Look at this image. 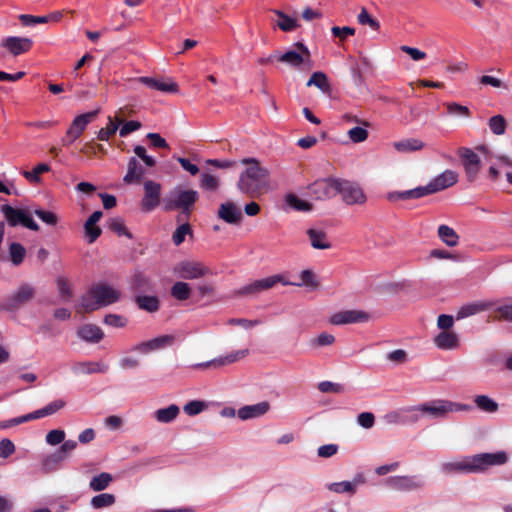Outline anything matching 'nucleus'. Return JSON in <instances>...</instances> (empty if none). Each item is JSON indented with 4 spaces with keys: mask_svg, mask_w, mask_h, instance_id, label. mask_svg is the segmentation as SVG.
Returning <instances> with one entry per match:
<instances>
[{
    "mask_svg": "<svg viewBox=\"0 0 512 512\" xmlns=\"http://www.w3.org/2000/svg\"><path fill=\"white\" fill-rule=\"evenodd\" d=\"M508 461L505 451L495 453H480L472 456H466L453 461L444 462L440 470L445 474L453 473H482L489 467L500 466Z\"/></svg>",
    "mask_w": 512,
    "mask_h": 512,
    "instance_id": "nucleus-1",
    "label": "nucleus"
},
{
    "mask_svg": "<svg viewBox=\"0 0 512 512\" xmlns=\"http://www.w3.org/2000/svg\"><path fill=\"white\" fill-rule=\"evenodd\" d=\"M240 162L246 166L237 183L242 193L255 196L269 189L270 173L266 167L262 166L256 158H243Z\"/></svg>",
    "mask_w": 512,
    "mask_h": 512,
    "instance_id": "nucleus-2",
    "label": "nucleus"
},
{
    "mask_svg": "<svg viewBox=\"0 0 512 512\" xmlns=\"http://www.w3.org/2000/svg\"><path fill=\"white\" fill-rule=\"evenodd\" d=\"M121 299V292L107 283H97L82 295L77 312H93Z\"/></svg>",
    "mask_w": 512,
    "mask_h": 512,
    "instance_id": "nucleus-3",
    "label": "nucleus"
},
{
    "mask_svg": "<svg viewBox=\"0 0 512 512\" xmlns=\"http://www.w3.org/2000/svg\"><path fill=\"white\" fill-rule=\"evenodd\" d=\"M470 410L471 406L468 404L457 403L445 399L432 400L407 409L409 412H416L413 417L414 421H418L424 416H428L432 419H444L450 413Z\"/></svg>",
    "mask_w": 512,
    "mask_h": 512,
    "instance_id": "nucleus-4",
    "label": "nucleus"
},
{
    "mask_svg": "<svg viewBox=\"0 0 512 512\" xmlns=\"http://www.w3.org/2000/svg\"><path fill=\"white\" fill-rule=\"evenodd\" d=\"M476 150L487 157L488 160L495 159L488 169V178L491 181H497L500 177V170L505 171L507 181L512 184V158L506 155H492L489 148L485 145H479Z\"/></svg>",
    "mask_w": 512,
    "mask_h": 512,
    "instance_id": "nucleus-5",
    "label": "nucleus"
},
{
    "mask_svg": "<svg viewBox=\"0 0 512 512\" xmlns=\"http://www.w3.org/2000/svg\"><path fill=\"white\" fill-rule=\"evenodd\" d=\"M197 198L198 193L195 190H183L180 187H176L163 199L164 209L168 211L182 209L183 212H188Z\"/></svg>",
    "mask_w": 512,
    "mask_h": 512,
    "instance_id": "nucleus-6",
    "label": "nucleus"
},
{
    "mask_svg": "<svg viewBox=\"0 0 512 512\" xmlns=\"http://www.w3.org/2000/svg\"><path fill=\"white\" fill-rule=\"evenodd\" d=\"M277 283H282L283 285L291 284L290 281H287L282 275L277 274L250 282L235 290L233 295L236 297H254L271 289Z\"/></svg>",
    "mask_w": 512,
    "mask_h": 512,
    "instance_id": "nucleus-7",
    "label": "nucleus"
},
{
    "mask_svg": "<svg viewBox=\"0 0 512 512\" xmlns=\"http://www.w3.org/2000/svg\"><path fill=\"white\" fill-rule=\"evenodd\" d=\"M295 46L297 50H289L283 54H279L277 60L295 69L305 67L309 70L312 67L309 49L301 42H297Z\"/></svg>",
    "mask_w": 512,
    "mask_h": 512,
    "instance_id": "nucleus-8",
    "label": "nucleus"
},
{
    "mask_svg": "<svg viewBox=\"0 0 512 512\" xmlns=\"http://www.w3.org/2000/svg\"><path fill=\"white\" fill-rule=\"evenodd\" d=\"M1 212L10 226L22 225L30 230L38 231L39 225L33 220V211L29 209L13 208L10 205H2Z\"/></svg>",
    "mask_w": 512,
    "mask_h": 512,
    "instance_id": "nucleus-9",
    "label": "nucleus"
},
{
    "mask_svg": "<svg viewBox=\"0 0 512 512\" xmlns=\"http://www.w3.org/2000/svg\"><path fill=\"white\" fill-rule=\"evenodd\" d=\"M174 273L185 280H195L208 275H212V271L209 267L203 263L193 260H185L179 262L174 267Z\"/></svg>",
    "mask_w": 512,
    "mask_h": 512,
    "instance_id": "nucleus-10",
    "label": "nucleus"
},
{
    "mask_svg": "<svg viewBox=\"0 0 512 512\" xmlns=\"http://www.w3.org/2000/svg\"><path fill=\"white\" fill-rule=\"evenodd\" d=\"M338 194L341 195L342 200L347 205H361L366 202V195L360 185L356 182L340 179Z\"/></svg>",
    "mask_w": 512,
    "mask_h": 512,
    "instance_id": "nucleus-11",
    "label": "nucleus"
},
{
    "mask_svg": "<svg viewBox=\"0 0 512 512\" xmlns=\"http://www.w3.org/2000/svg\"><path fill=\"white\" fill-rule=\"evenodd\" d=\"M458 155L462 160L466 178L469 182H474L481 170V160L478 154L466 147L458 150Z\"/></svg>",
    "mask_w": 512,
    "mask_h": 512,
    "instance_id": "nucleus-12",
    "label": "nucleus"
},
{
    "mask_svg": "<svg viewBox=\"0 0 512 512\" xmlns=\"http://www.w3.org/2000/svg\"><path fill=\"white\" fill-rule=\"evenodd\" d=\"M340 179H319L309 186L310 193L319 200L330 199L338 194Z\"/></svg>",
    "mask_w": 512,
    "mask_h": 512,
    "instance_id": "nucleus-13",
    "label": "nucleus"
},
{
    "mask_svg": "<svg viewBox=\"0 0 512 512\" xmlns=\"http://www.w3.org/2000/svg\"><path fill=\"white\" fill-rule=\"evenodd\" d=\"M371 319V314L363 310H342L334 313L329 318L332 325H346L366 323Z\"/></svg>",
    "mask_w": 512,
    "mask_h": 512,
    "instance_id": "nucleus-14",
    "label": "nucleus"
},
{
    "mask_svg": "<svg viewBox=\"0 0 512 512\" xmlns=\"http://www.w3.org/2000/svg\"><path fill=\"white\" fill-rule=\"evenodd\" d=\"M33 41L27 37L7 36L1 39L0 47L16 57L27 53L32 48Z\"/></svg>",
    "mask_w": 512,
    "mask_h": 512,
    "instance_id": "nucleus-15",
    "label": "nucleus"
},
{
    "mask_svg": "<svg viewBox=\"0 0 512 512\" xmlns=\"http://www.w3.org/2000/svg\"><path fill=\"white\" fill-rule=\"evenodd\" d=\"M384 485L398 491H412L423 486V480L418 476H393L384 480Z\"/></svg>",
    "mask_w": 512,
    "mask_h": 512,
    "instance_id": "nucleus-16",
    "label": "nucleus"
},
{
    "mask_svg": "<svg viewBox=\"0 0 512 512\" xmlns=\"http://www.w3.org/2000/svg\"><path fill=\"white\" fill-rule=\"evenodd\" d=\"M161 185L155 181L144 182V197L141 201L143 210L151 211L160 203Z\"/></svg>",
    "mask_w": 512,
    "mask_h": 512,
    "instance_id": "nucleus-17",
    "label": "nucleus"
},
{
    "mask_svg": "<svg viewBox=\"0 0 512 512\" xmlns=\"http://www.w3.org/2000/svg\"><path fill=\"white\" fill-rule=\"evenodd\" d=\"M217 215L221 220L231 225H239L243 219L241 208L232 201L220 204Z\"/></svg>",
    "mask_w": 512,
    "mask_h": 512,
    "instance_id": "nucleus-18",
    "label": "nucleus"
},
{
    "mask_svg": "<svg viewBox=\"0 0 512 512\" xmlns=\"http://www.w3.org/2000/svg\"><path fill=\"white\" fill-rule=\"evenodd\" d=\"M173 342L174 336L162 335L149 341L137 344L136 346L133 347V350L142 354H148L153 351H157L165 347L171 346Z\"/></svg>",
    "mask_w": 512,
    "mask_h": 512,
    "instance_id": "nucleus-19",
    "label": "nucleus"
},
{
    "mask_svg": "<svg viewBox=\"0 0 512 512\" xmlns=\"http://www.w3.org/2000/svg\"><path fill=\"white\" fill-rule=\"evenodd\" d=\"M138 81L147 87L164 93H177L178 84L171 78L140 77Z\"/></svg>",
    "mask_w": 512,
    "mask_h": 512,
    "instance_id": "nucleus-20",
    "label": "nucleus"
},
{
    "mask_svg": "<svg viewBox=\"0 0 512 512\" xmlns=\"http://www.w3.org/2000/svg\"><path fill=\"white\" fill-rule=\"evenodd\" d=\"M458 181V174L453 170H445L428 183L431 194L453 186Z\"/></svg>",
    "mask_w": 512,
    "mask_h": 512,
    "instance_id": "nucleus-21",
    "label": "nucleus"
},
{
    "mask_svg": "<svg viewBox=\"0 0 512 512\" xmlns=\"http://www.w3.org/2000/svg\"><path fill=\"white\" fill-rule=\"evenodd\" d=\"M99 111V109H96L94 111L76 116L67 129L68 134H70L72 137L77 136L79 138L85 131L89 123H91L96 118Z\"/></svg>",
    "mask_w": 512,
    "mask_h": 512,
    "instance_id": "nucleus-22",
    "label": "nucleus"
},
{
    "mask_svg": "<svg viewBox=\"0 0 512 512\" xmlns=\"http://www.w3.org/2000/svg\"><path fill=\"white\" fill-rule=\"evenodd\" d=\"M35 294V290L28 284L21 285L7 300L9 309H17L21 305L30 301Z\"/></svg>",
    "mask_w": 512,
    "mask_h": 512,
    "instance_id": "nucleus-23",
    "label": "nucleus"
},
{
    "mask_svg": "<svg viewBox=\"0 0 512 512\" xmlns=\"http://www.w3.org/2000/svg\"><path fill=\"white\" fill-rule=\"evenodd\" d=\"M270 409L267 401H262L252 405H245L237 410V416L240 420L246 421L259 418L265 415Z\"/></svg>",
    "mask_w": 512,
    "mask_h": 512,
    "instance_id": "nucleus-24",
    "label": "nucleus"
},
{
    "mask_svg": "<svg viewBox=\"0 0 512 512\" xmlns=\"http://www.w3.org/2000/svg\"><path fill=\"white\" fill-rule=\"evenodd\" d=\"M433 343L440 350H455L460 346V337L455 331H441L433 338Z\"/></svg>",
    "mask_w": 512,
    "mask_h": 512,
    "instance_id": "nucleus-25",
    "label": "nucleus"
},
{
    "mask_svg": "<svg viewBox=\"0 0 512 512\" xmlns=\"http://www.w3.org/2000/svg\"><path fill=\"white\" fill-rule=\"evenodd\" d=\"M77 336L87 343L96 344L104 338V332L99 326L89 323L78 328Z\"/></svg>",
    "mask_w": 512,
    "mask_h": 512,
    "instance_id": "nucleus-26",
    "label": "nucleus"
},
{
    "mask_svg": "<svg viewBox=\"0 0 512 512\" xmlns=\"http://www.w3.org/2000/svg\"><path fill=\"white\" fill-rule=\"evenodd\" d=\"M72 370L76 374L106 373L109 365L103 361H86L74 364Z\"/></svg>",
    "mask_w": 512,
    "mask_h": 512,
    "instance_id": "nucleus-27",
    "label": "nucleus"
},
{
    "mask_svg": "<svg viewBox=\"0 0 512 512\" xmlns=\"http://www.w3.org/2000/svg\"><path fill=\"white\" fill-rule=\"evenodd\" d=\"M145 173L146 170L138 159L136 157H131L128 161L127 173L124 176L123 181L127 184L140 182Z\"/></svg>",
    "mask_w": 512,
    "mask_h": 512,
    "instance_id": "nucleus-28",
    "label": "nucleus"
},
{
    "mask_svg": "<svg viewBox=\"0 0 512 512\" xmlns=\"http://www.w3.org/2000/svg\"><path fill=\"white\" fill-rule=\"evenodd\" d=\"M492 305H493L492 302H489V301H478V302L469 303V304H466V305L460 307V309L457 312L456 317L458 320L464 319V318L476 315L480 312L487 311L488 309H490L492 307Z\"/></svg>",
    "mask_w": 512,
    "mask_h": 512,
    "instance_id": "nucleus-29",
    "label": "nucleus"
},
{
    "mask_svg": "<svg viewBox=\"0 0 512 512\" xmlns=\"http://www.w3.org/2000/svg\"><path fill=\"white\" fill-rule=\"evenodd\" d=\"M65 405H66V402L63 399L54 400V401L48 403L43 408L33 411L31 413H28L30 421L53 415V414L57 413L59 410H61L62 408H64Z\"/></svg>",
    "mask_w": 512,
    "mask_h": 512,
    "instance_id": "nucleus-30",
    "label": "nucleus"
},
{
    "mask_svg": "<svg viewBox=\"0 0 512 512\" xmlns=\"http://www.w3.org/2000/svg\"><path fill=\"white\" fill-rule=\"evenodd\" d=\"M102 212L95 211L91 214V216L86 220L84 224L85 234L88 238L89 243H93L100 235L101 229L96 225L97 222L101 219Z\"/></svg>",
    "mask_w": 512,
    "mask_h": 512,
    "instance_id": "nucleus-31",
    "label": "nucleus"
},
{
    "mask_svg": "<svg viewBox=\"0 0 512 512\" xmlns=\"http://www.w3.org/2000/svg\"><path fill=\"white\" fill-rule=\"evenodd\" d=\"M248 353H249L248 349L236 350V351H233L225 356L219 357V358L209 361L205 364H201L200 366L213 365L215 367H218V366L229 365V364L235 363V362L245 358L248 355Z\"/></svg>",
    "mask_w": 512,
    "mask_h": 512,
    "instance_id": "nucleus-32",
    "label": "nucleus"
},
{
    "mask_svg": "<svg viewBox=\"0 0 512 512\" xmlns=\"http://www.w3.org/2000/svg\"><path fill=\"white\" fill-rule=\"evenodd\" d=\"M393 147L400 153H412L420 151L425 147L424 142L416 138H406L393 143Z\"/></svg>",
    "mask_w": 512,
    "mask_h": 512,
    "instance_id": "nucleus-33",
    "label": "nucleus"
},
{
    "mask_svg": "<svg viewBox=\"0 0 512 512\" xmlns=\"http://www.w3.org/2000/svg\"><path fill=\"white\" fill-rule=\"evenodd\" d=\"M307 236L309 238L310 244L314 249H329L331 244L327 238V235L324 231L310 228L307 230Z\"/></svg>",
    "mask_w": 512,
    "mask_h": 512,
    "instance_id": "nucleus-34",
    "label": "nucleus"
},
{
    "mask_svg": "<svg viewBox=\"0 0 512 512\" xmlns=\"http://www.w3.org/2000/svg\"><path fill=\"white\" fill-rule=\"evenodd\" d=\"M180 413V408L176 404L160 408L153 413L154 419L159 423H171Z\"/></svg>",
    "mask_w": 512,
    "mask_h": 512,
    "instance_id": "nucleus-35",
    "label": "nucleus"
},
{
    "mask_svg": "<svg viewBox=\"0 0 512 512\" xmlns=\"http://www.w3.org/2000/svg\"><path fill=\"white\" fill-rule=\"evenodd\" d=\"M273 13L277 16V20H275V25L284 32H290L299 27L298 20L296 18L290 17L281 10H273Z\"/></svg>",
    "mask_w": 512,
    "mask_h": 512,
    "instance_id": "nucleus-36",
    "label": "nucleus"
},
{
    "mask_svg": "<svg viewBox=\"0 0 512 512\" xmlns=\"http://www.w3.org/2000/svg\"><path fill=\"white\" fill-rule=\"evenodd\" d=\"M65 459L66 456L64 454L56 451L43 457L41 461V468L46 473L56 471Z\"/></svg>",
    "mask_w": 512,
    "mask_h": 512,
    "instance_id": "nucleus-37",
    "label": "nucleus"
},
{
    "mask_svg": "<svg viewBox=\"0 0 512 512\" xmlns=\"http://www.w3.org/2000/svg\"><path fill=\"white\" fill-rule=\"evenodd\" d=\"M430 194H431V192H430L429 186L427 184L425 186H419L414 189L397 192L395 194H392L390 196V198L396 197L397 199H402V200L418 199V198H421V197H424V196H427Z\"/></svg>",
    "mask_w": 512,
    "mask_h": 512,
    "instance_id": "nucleus-38",
    "label": "nucleus"
},
{
    "mask_svg": "<svg viewBox=\"0 0 512 512\" xmlns=\"http://www.w3.org/2000/svg\"><path fill=\"white\" fill-rule=\"evenodd\" d=\"M474 403L479 410L486 413H495L499 409L498 403L487 395H476Z\"/></svg>",
    "mask_w": 512,
    "mask_h": 512,
    "instance_id": "nucleus-39",
    "label": "nucleus"
},
{
    "mask_svg": "<svg viewBox=\"0 0 512 512\" xmlns=\"http://www.w3.org/2000/svg\"><path fill=\"white\" fill-rule=\"evenodd\" d=\"M308 87L315 86L323 93H330L331 86L328 77L323 72H314L306 84Z\"/></svg>",
    "mask_w": 512,
    "mask_h": 512,
    "instance_id": "nucleus-40",
    "label": "nucleus"
},
{
    "mask_svg": "<svg viewBox=\"0 0 512 512\" xmlns=\"http://www.w3.org/2000/svg\"><path fill=\"white\" fill-rule=\"evenodd\" d=\"M122 123L123 120L121 118L116 117V120L114 121L111 117H108L107 125L98 131V139L108 141L109 138L117 132L119 125Z\"/></svg>",
    "mask_w": 512,
    "mask_h": 512,
    "instance_id": "nucleus-41",
    "label": "nucleus"
},
{
    "mask_svg": "<svg viewBox=\"0 0 512 512\" xmlns=\"http://www.w3.org/2000/svg\"><path fill=\"white\" fill-rule=\"evenodd\" d=\"M112 480L113 478L111 474L102 472L90 480L89 487L93 491H103L111 484Z\"/></svg>",
    "mask_w": 512,
    "mask_h": 512,
    "instance_id": "nucleus-42",
    "label": "nucleus"
},
{
    "mask_svg": "<svg viewBox=\"0 0 512 512\" xmlns=\"http://www.w3.org/2000/svg\"><path fill=\"white\" fill-rule=\"evenodd\" d=\"M135 301L140 309L147 312H156L159 309V300L156 296H137Z\"/></svg>",
    "mask_w": 512,
    "mask_h": 512,
    "instance_id": "nucleus-43",
    "label": "nucleus"
},
{
    "mask_svg": "<svg viewBox=\"0 0 512 512\" xmlns=\"http://www.w3.org/2000/svg\"><path fill=\"white\" fill-rule=\"evenodd\" d=\"M438 235L441 240L450 247L456 246L458 243V235L451 227L447 225H441L438 228Z\"/></svg>",
    "mask_w": 512,
    "mask_h": 512,
    "instance_id": "nucleus-44",
    "label": "nucleus"
},
{
    "mask_svg": "<svg viewBox=\"0 0 512 512\" xmlns=\"http://www.w3.org/2000/svg\"><path fill=\"white\" fill-rule=\"evenodd\" d=\"M116 501L113 494L102 493L92 497L90 504L94 509H101L112 506Z\"/></svg>",
    "mask_w": 512,
    "mask_h": 512,
    "instance_id": "nucleus-45",
    "label": "nucleus"
},
{
    "mask_svg": "<svg viewBox=\"0 0 512 512\" xmlns=\"http://www.w3.org/2000/svg\"><path fill=\"white\" fill-rule=\"evenodd\" d=\"M191 294V287L188 283L178 281L171 287V295L180 301L187 300Z\"/></svg>",
    "mask_w": 512,
    "mask_h": 512,
    "instance_id": "nucleus-46",
    "label": "nucleus"
},
{
    "mask_svg": "<svg viewBox=\"0 0 512 512\" xmlns=\"http://www.w3.org/2000/svg\"><path fill=\"white\" fill-rule=\"evenodd\" d=\"M286 203L297 211L307 212L312 209L311 204L294 194H288L285 198Z\"/></svg>",
    "mask_w": 512,
    "mask_h": 512,
    "instance_id": "nucleus-47",
    "label": "nucleus"
},
{
    "mask_svg": "<svg viewBox=\"0 0 512 512\" xmlns=\"http://www.w3.org/2000/svg\"><path fill=\"white\" fill-rule=\"evenodd\" d=\"M208 408V403L201 400H193L183 406V411L189 416H196Z\"/></svg>",
    "mask_w": 512,
    "mask_h": 512,
    "instance_id": "nucleus-48",
    "label": "nucleus"
},
{
    "mask_svg": "<svg viewBox=\"0 0 512 512\" xmlns=\"http://www.w3.org/2000/svg\"><path fill=\"white\" fill-rule=\"evenodd\" d=\"M327 489L336 494H355L353 484L350 481L333 482L327 484Z\"/></svg>",
    "mask_w": 512,
    "mask_h": 512,
    "instance_id": "nucleus-49",
    "label": "nucleus"
},
{
    "mask_svg": "<svg viewBox=\"0 0 512 512\" xmlns=\"http://www.w3.org/2000/svg\"><path fill=\"white\" fill-rule=\"evenodd\" d=\"M50 170V167L45 164L41 163L37 165L32 171H24L23 176L31 183H38L40 181V174L48 172Z\"/></svg>",
    "mask_w": 512,
    "mask_h": 512,
    "instance_id": "nucleus-50",
    "label": "nucleus"
},
{
    "mask_svg": "<svg viewBox=\"0 0 512 512\" xmlns=\"http://www.w3.org/2000/svg\"><path fill=\"white\" fill-rule=\"evenodd\" d=\"M447 113L456 117H470V110L467 106L460 105L458 103L452 102L446 104Z\"/></svg>",
    "mask_w": 512,
    "mask_h": 512,
    "instance_id": "nucleus-51",
    "label": "nucleus"
},
{
    "mask_svg": "<svg viewBox=\"0 0 512 512\" xmlns=\"http://www.w3.org/2000/svg\"><path fill=\"white\" fill-rule=\"evenodd\" d=\"M489 128L495 135H502L506 130V121L503 116L496 115L490 118Z\"/></svg>",
    "mask_w": 512,
    "mask_h": 512,
    "instance_id": "nucleus-52",
    "label": "nucleus"
},
{
    "mask_svg": "<svg viewBox=\"0 0 512 512\" xmlns=\"http://www.w3.org/2000/svg\"><path fill=\"white\" fill-rule=\"evenodd\" d=\"M66 433L61 429H53L49 431L45 436V441L50 446H56L65 440Z\"/></svg>",
    "mask_w": 512,
    "mask_h": 512,
    "instance_id": "nucleus-53",
    "label": "nucleus"
},
{
    "mask_svg": "<svg viewBox=\"0 0 512 512\" xmlns=\"http://www.w3.org/2000/svg\"><path fill=\"white\" fill-rule=\"evenodd\" d=\"M299 278H300V282H290L291 283L290 285L301 286L304 284V285H308L311 287H317V285H318L313 272L310 270L301 271L299 274Z\"/></svg>",
    "mask_w": 512,
    "mask_h": 512,
    "instance_id": "nucleus-54",
    "label": "nucleus"
},
{
    "mask_svg": "<svg viewBox=\"0 0 512 512\" xmlns=\"http://www.w3.org/2000/svg\"><path fill=\"white\" fill-rule=\"evenodd\" d=\"M103 322L106 325L111 326V327L123 328L127 325L128 320L125 317H123L122 315L111 313V314H107L104 317Z\"/></svg>",
    "mask_w": 512,
    "mask_h": 512,
    "instance_id": "nucleus-55",
    "label": "nucleus"
},
{
    "mask_svg": "<svg viewBox=\"0 0 512 512\" xmlns=\"http://www.w3.org/2000/svg\"><path fill=\"white\" fill-rule=\"evenodd\" d=\"M33 214H35L40 220L49 226H55L58 223V216L51 211L35 209Z\"/></svg>",
    "mask_w": 512,
    "mask_h": 512,
    "instance_id": "nucleus-56",
    "label": "nucleus"
},
{
    "mask_svg": "<svg viewBox=\"0 0 512 512\" xmlns=\"http://www.w3.org/2000/svg\"><path fill=\"white\" fill-rule=\"evenodd\" d=\"M133 151L136 155V158L141 159L147 167H154L156 165V159L147 154L145 147L137 145L134 147Z\"/></svg>",
    "mask_w": 512,
    "mask_h": 512,
    "instance_id": "nucleus-57",
    "label": "nucleus"
},
{
    "mask_svg": "<svg viewBox=\"0 0 512 512\" xmlns=\"http://www.w3.org/2000/svg\"><path fill=\"white\" fill-rule=\"evenodd\" d=\"M348 137L354 143L364 142L368 138V131L362 127H353L348 130Z\"/></svg>",
    "mask_w": 512,
    "mask_h": 512,
    "instance_id": "nucleus-58",
    "label": "nucleus"
},
{
    "mask_svg": "<svg viewBox=\"0 0 512 512\" xmlns=\"http://www.w3.org/2000/svg\"><path fill=\"white\" fill-rule=\"evenodd\" d=\"M229 325L240 326L245 330H249L255 326L260 325L262 322L258 319L249 320L245 318H231L227 322Z\"/></svg>",
    "mask_w": 512,
    "mask_h": 512,
    "instance_id": "nucleus-59",
    "label": "nucleus"
},
{
    "mask_svg": "<svg viewBox=\"0 0 512 512\" xmlns=\"http://www.w3.org/2000/svg\"><path fill=\"white\" fill-rule=\"evenodd\" d=\"M200 185L205 190L215 191L219 186V180L214 175L203 173Z\"/></svg>",
    "mask_w": 512,
    "mask_h": 512,
    "instance_id": "nucleus-60",
    "label": "nucleus"
},
{
    "mask_svg": "<svg viewBox=\"0 0 512 512\" xmlns=\"http://www.w3.org/2000/svg\"><path fill=\"white\" fill-rule=\"evenodd\" d=\"M109 228L117 233L119 236H126L128 238H131L132 235L127 230L126 226L124 225V222L120 218H113L110 221Z\"/></svg>",
    "mask_w": 512,
    "mask_h": 512,
    "instance_id": "nucleus-61",
    "label": "nucleus"
},
{
    "mask_svg": "<svg viewBox=\"0 0 512 512\" xmlns=\"http://www.w3.org/2000/svg\"><path fill=\"white\" fill-rule=\"evenodd\" d=\"M56 284L60 298L63 301H68L71 297V288L68 281L65 278L59 277L56 280Z\"/></svg>",
    "mask_w": 512,
    "mask_h": 512,
    "instance_id": "nucleus-62",
    "label": "nucleus"
},
{
    "mask_svg": "<svg viewBox=\"0 0 512 512\" xmlns=\"http://www.w3.org/2000/svg\"><path fill=\"white\" fill-rule=\"evenodd\" d=\"M10 255L12 262L15 265H18L23 261V258L25 256V249L21 244L12 243L10 245Z\"/></svg>",
    "mask_w": 512,
    "mask_h": 512,
    "instance_id": "nucleus-63",
    "label": "nucleus"
},
{
    "mask_svg": "<svg viewBox=\"0 0 512 512\" xmlns=\"http://www.w3.org/2000/svg\"><path fill=\"white\" fill-rule=\"evenodd\" d=\"M335 342V337L332 334L323 332L316 338L311 340V345L314 347H323L332 345Z\"/></svg>",
    "mask_w": 512,
    "mask_h": 512,
    "instance_id": "nucleus-64",
    "label": "nucleus"
}]
</instances>
